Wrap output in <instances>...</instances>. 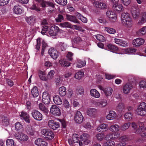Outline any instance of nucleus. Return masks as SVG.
<instances>
[{
	"label": "nucleus",
	"instance_id": "nucleus-15",
	"mask_svg": "<svg viewBox=\"0 0 146 146\" xmlns=\"http://www.w3.org/2000/svg\"><path fill=\"white\" fill-rule=\"evenodd\" d=\"M139 125V126L141 127V129L136 130L135 131V133L136 134H140L141 136L146 137V131H145L143 123H140Z\"/></svg>",
	"mask_w": 146,
	"mask_h": 146
},
{
	"label": "nucleus",
	"instance_id": "nucleus-6",
	"mask_svg": "<svg viewBox=\"0 0 146 146\" xmlns=\"http://www.w3.org/2000/svg\"><path fill=\"white\" fill-rule=\"evenodd\" d=\"M106 15L108 18L109 20L111 22L114 23L117 20V15L113 11L111 10L108 11L106 12Z\"/></svg>",
	"mask_w": 146,
	"mask_h": 146
},
{
	"label": "nucleus",
	"instance_id": "nucleus-59",
	"mask_svg": "<svg viewBox=\"0 0 146 146\" xmlns=\"http://www.w3.org/2000/svg\"><path fill=\"white\" fill-rule=\"evenodd\" d=\"M58 4L62 5H66L67 3V0H55Z\"/></svg>",
	"mask_w": 146,
	"mask_h": 146
},
{
	"label": "nucleus",
	"instance_id": "nucleus-22",
	"mask_svg": "<svg viewBox=\"0 0 146 146\" xmlns=\"http://www.w3.org/2000/svg\"><path fill=\"white\" fill-rule=\"evenodd\" d=\"M35 144L38 146H47V143L44 139L38 138L36 140L35 142Z\"/></svg>",
	"mask_w": 146,
	"mask_h": 146
},
{
	"label": "nucleus",
	"instance_id": "nucleus-26",
	"mask_svg": "<svg viewBox=\"0 0 146 146\" xmlns=\"http://www.w3.org/2000/svg\"><path fill=\"white\" fill-rule=\"evenodd\" d=\"M59 64L63 67H67L70 66L71 63L64 59H60L59 61Z\"/></svg>",
	"mask_w": 146,
	"mask_h": 146
},
{
	"label": "nucleus",
	"instance_id": "nucleus-63",
	"mask_svg": "<svg viewBox=\"0 0 146 146\" xmlns=\"http://www.w3.org/2000/svg\"><path fill=\"white\" fill-rule=\"evenodd\" d=\"M55 73L54 71L53 70H50L48 74V78L50 79L52 78Z\"/></svg>",
	"mask_w": 146,
	"mask_h": 146
},
{
	"label": "nucleus",
	"instance_id": "nucleus-21",
	"mask_svg": "<svg viewBox=\"0 0 146 146\" xmlns=\"http://www.w3.org/2000/svg\"><path fill=\"white\" fill-rule=\"evenodd\" d=\"M56 46L58 49L64 51L67 48V45L64 42H58L56 44Z\"/></svg>",
	"mask_w": 146,
	"mask_h": 146
},
{
	"label": "nucleus",
	"instance_id": "nucleus-43",
	"mask_svg": "<svg viewBox=\"0 0 146 146\" xmlns=\"http://www.w3.org/2000/svg\"><path fill=\"white\" fill-rule=\"evenodd\" d=\"M59 25L62 27L70 28H72V25L69 23L66 22L60 24Z\"/></svg>",
	"mask_w": 146,
	"mask_h": 146
},
{
	"label": "nucleus",
	"instance_id": "nucleus-64",
	"mask_svg": "<svg viewBox=\"0 0 146 146\" xmlns=\"http://www.w3.org/2000/svg\"><path fill=\"white\" fill-rule=\"evenodd\" d=\"M139 86L141 88H145L146 87V82L144 81H141L139 83Z\"/></svg>",
	"mask_w": 146,
	"mask_h": 146
},
{
	"label": "nucleus",
	"instance_id": "nucleus-41",
	"mask_svg": "<svg viewBox=\"0 0 146 146\" xmlns=\"http://www.w3.org/2000/svg\"><path fill=\"white\" fill-rule=\"evenodd\" d=\"M66 88L64 86L60 87L59 89V94L62 96H65L66 94Z\"/></svg>",
	"mask_w": 146,
	"mask_h": 146
},
{
	"label": "nucleus",
	"instance_id": "nucleus-5",
	"mask_svg": "<svg viewBox=\"0 0 146 146\" xmlns=\"http://www.w3.org/2000/svg\"><path fill=\"white\" fill-rule=\"evenodd\" d=\"M63 30L60 29L58 26L54 25L50 27L48 33L50 36H55L57 35L58 33H63Z\"/></svg>",
	"mask_w": 146,
	"mask_h": 146
},
{
	"label": "nucleus",
	"instance_id": "nucleus-58",
	"mask_svg": "<svg viewBox=\"0 0 146 146\" xmlns=\"http://www.w3.org/2000/svg\"><path fill=\"white\" fill-rule=\"evenodd\" d=\"M27 133L31 135H33L35 133V131L31 127H29L26 130Z\"/></svg>",
	"mask_w": 146,
	"mask_h": 146
},
{
	"label": "nucleus",
	"instance_id": "nucleus-7",
	"mask_svg": "<svg viewBox=\"0 0 146 146\" xmlns=\"http://www.w3.org/2000/svg\"><path fill=\"white\" fill-rule=\"evenodd\" d=\"M50 113L55 116H59L61 115V112L60 108L57 106L53 105L50 108Z\"/></svg>",
	"mask_w": 146,
	"mask_h": 146
},
{
	"label": "nucleus",
	"instance_id": "nucleus-39",
	"mask_svg": "<svg viewBox=\"0 0 146 146\" xmlns=\"http://www.w3.org/2000/svg\"><path fill=\"white\" fill-rule=\"evenodd\" d=\"M137 33L139 35L141 36L146 34V26L143 27L137 32Z\"/></svg>",
	"mask_w": 146,
	"mask_h": 146
},
{
	"label": "nucleus",
	"instance_id": "nucleus-34",
	"mask_svg": "<svg viewBox=\"0 0 146 146\" xmlns=\"http://www.w3.org/2000/svg\"><path fill=\"white\" fill-rule=\"evenodd\" d=\"M40 5L43 8H45L48 6L53 7L54 6V4L52 2L46 1L43 0L41 1L40 3Z\"/></svg>",
	"mask_w": 146,
	"mask_h": 146
},
{
	"label": "nucleus",
	"instance_id": "nucleus-24",
	"mask_svg": "<svg viewBox=\"0 0 146 146\" xmlns=\"http://www.w3.org/2000/svg\"><path fill=\"white\" fill-rule=\"evenodd\" d=\"M90 94L91 96L95 98H99L100 96L99 92L95 89H92L90 90Z\"/></svg>",
	"mask_w": 146,
	"mask_h": 146
},
{
	"label": "nucleus",
	"instance_id": "nucleus-40",
	"mask_svg": "<svg viewBox=\"0 0 146 146\" xmlns=\"http://www.w3.org/2000/svg\"><path fill=\"white\" fill-rule=\"evenodd\" d=\"M31 94L34 97H36L38 95V91L37 87L34 86L31 90Z\"/></svg>",
	"mask_w": 146,
	"mask_h": 146
},
{
	"label": "nucleus",
	"instance_id": "nucleus-42",
	"mask_svg": "<svg viewBox=\"0 0 146 146\" xmlns=\"http://www.w3.org/2000/svg\"><path fill=\"white\" fill-rule=\"evenodd\" d=\"M84 73L81 71H79L77 72L75 74L74 78L78 80H80L84 76Z\"/></svg>",
	"mask_w": 146,
	"mask_h": 146
},
{
	"label": "nucleus",
	"instance_id": "nucleus-20",
	"mask_svg": "<svg viewBox=\"0 0 146 146\" xmlns=\"http://www.w3.org/2000/svg\"><path fill=\"white\" fill-rule=\"evenodd\" d=\"M13 10L14 13L17 15H21L23 12L22 7L18 5H16L14 6Z\"/></svg>",
	"mask_w": 146,
	"mask_h": 146
},
{
	"label": "nucleus",
	"instance_id": "nucleus-30",
	"mask_svg": "<svg viewBox=\"0 0 146 146\" xmlns=\"http://www.w3.org/2000/svg\"><path fill=\"white\" fill-rule=\"evenodd\" d=\"M112 88L110 87H107L105 88L104 92L106 97H108L110 96L113 92Z\"/></svg>",
	"mask_w": 146,
	"mask_h": 146
},
{
	"label": "nucleus",
	"instance_id": "nucleus-17",
	"mask_svg": "<svg viewBox=\"0 0 146 146\" xmlns=\"http://www.w3.org/2000/svg\"><path fill=\"white\" fill-rule=\"evenodd\" d=\"M16 139L19 141H26L28 139V137L26 135L23 133H18L15 135Z\"/></svg>",
	"mask_w": 146,
	"mask_h": 146
},
{
	"label": "nucleus",
	"instance_id": "nucleus-28",
	"mask_svg": "<svg viewBox=\"0 0 146 146\" xmlns=\"http://www.w3.org/2000/svg\"><path fill=\"white\" fill-rule=\"evenodd\" d=\"M113 7L114 9L116 11L119 12H122L124 10L122 4H119L113 5Z\"/></svg>",
	"mask_w": 146,
	"mask_h": 146
},
{
	"label": "nucleus",
	"instance_id": "nucleus-8",
	"mask_svg": "<svg viewBox=\"0 0 146 146\" xmlns=\"http://www.w3.org/2000/svg\"><path fill=\"white\" fill-rule=\"evenodd\" d=\"M131 12L133 19H137L139 17L140 12L137 5L133 6L131 9Z\"/></svg>",
	"mask_w": 146,
	"mask_h": 146
},
{
	"label": "nucleus",
	"instance_id": "nucleus-23",
	"mask_svg": "<svg viewBox=\"0 0 146 146\" xmlns=\"http://www.w3.org/2000/svg\"><path fill=\"white\" fill-rule=\"evenodd\" d=\"M117 116L116 113L114 111H111L106 116V119L108 120H113L115 119Z\"/></svg>",
	"mask_w": 146,
	"mask_h": 146
},
{
	"label": "nucleus",
	"instance_id": "nucleus-49",
	"mask_svg": "<svg viewBox=\"0 0 146 146\" xmlns=\"http://www.w3.org/2000/svg\"><path fill=\"white\" fill-rule=\"evenodd\" d=\"M86 64V61L85 60L82 61L81 60L78 61L77 63V67L78 68H82Z\"/></svg>",
	"mask_w": 146,
	"mask_h": 146
},
{
	"label": "nucleus",
	"instance_id": "nucleus-16",
	"mask_svg": "<svg viewBox=\"0 0 146 146\" xmlns=\"http://www.w3.org/2000/svg\"><path fill=\"white\" fill-rule=\"evenodd\" d=\"M145 42V40L141 38H137L134 39L132 41V44L136 47H139L143 45Z\"/></svg>",
	"mask_w": 146,
	"mask_h": 146
},
{
	"label": "nucleus",
	"instance_id": "nucleus-10",
	"mask_svg": "<svg viewBox=\"0 0 146 146\" xmlns=\"http://www.w3.org/2000/svg\"><path fill=\"white\" fill-rule=\"evenodd\" d=\"M92 103L96 106L102 108L105 107L108 104L107 101L105 99L101 100L99 102L93 100Z\"/></svg>",
	"mask_w": 146,
	"mask_h": 146
},
{
	"label": "nucleus",
	"instance_id": "nucleus-38",
	"mask_svg": "<svg viewBox=\"0 0 146 146\" xmlns=\"http://www.w3.org/2000/svg\"><path fill=\"white\" fill-rule=\"evenodd\" d=\"M107 47L109 51L115 53L118 50V48L117 46L111 44L108 45Z\"/></svg>",
	"mask_w": 146,
	"mask_h": 146
},
{
	"label": "nucleus",
	"instance_id": "nucleus-47",
	"mask_svg": "<svg viewBox=\"0 0 146 146\" xmlns=\"http://www.w3.org/2000/svg\"><path fill=\"white\" fill-rule=\"evenodd\" d=\"M89 135L87 133H84L80 136L81 139L84 142H86L89 139Z\"/></svg>",
	"mask_w": 146,
	"mask_h": 146
},
{
	"label": "nucleus",
	"instance_id": "nucleus-4",
	"mask_svg": "<svg viewBox=\"0 0 146 146\" xmlns=\"http://www.w3.org/2000/svg\"><path fill=\"white\" fill-rule=\"evenodd\" d=\"M41 133L43 137L47 140L52 139L54 136L53 132L49 129H43L42 130Z\"/></svg>",
	"mask_w": 146,
	"mask_h": 146
},
{
	"label": "nucleus",
	"instance_id": "nucleus-55",
	"mask_svg": "<svg viewBox=\"0 0 146 146\" xmlns=\"http://www.w3.org/2000/svg\"><path fill=\"white\" fill-rule=\"evenodd\" d=\"M39 109L44 112L47 113L48 112V110L46 108L45 106L42 103H40L39 105Z\"/></svg>",
	"mask_w": 146,
	"mask_h": 146
},
{
	"label": "nucleus",
	"instance_id": "nucleus-53",
	"mask_svg": "<svg viewBox=\"0 0 146 146\" xmlns=\"http://www.w3.org/2000/svg\"><path fill=\"white\" fill-rule=\"evenodd\" d=\"M7 146H16V144L14 143L13 140L8 139L6 141Z\"/></svg>",
	"mask_w": 146,
	"mask_h": 146
},
{
	"label": "nucleus",
	"instance_id": "nucleus-54",
	"mask_svg": "<svg viewBox=\"0 0 146 146\" xmlns=\"http://www.w3.org/2000/svg\"><path fill=\"white\" fill-rule=\"evenodd\" d=\"M142 122H139L138 123L136 124L135 122H133L132 123V127L135 130H136L135 132L137 130L141 129V127H139V124Z\"/></svg>",
	"mask_w": 146,
	"mask_h": 146
},
{
	"label": "nucleus",
	"instance_id": "nucleus-48",
	"mask_svg": "<svg viewBox=\"0 0 146 146\" xmlns=\"http://www.w3.org/2000/svg\"><path fill=\"white\" fill-rule=\"evenodd\" d=\"M103 145V146H115V143L113 141L110 140L104 143Z\"/></svg>",
	"mask_w": 146,
	"mask_h": 146
},
{
	"label": "nucleus",
	"instance_id": "nucleus-46",
	"mask_svg": "<svg viewBox=\"0 0 146 146\" xmlns=\"http://www.w3.org/2000/svg\"><path fill=\"white\" fill-rule=\"evenodd\" d=\"M76 16L83 22L84 23H86L87 22V18L82 15L80 13H77L76 14Z\"/></svg>",
	"mask_w": 146,
	"mask_h": 146
},
{
	"label": "nucleus",
	"instance_id": "nucleus-50",
	"mask_svg": "<svg viewBox=\"0 0 146 146\" xmlns=\"http://www.w3.org/2000/svg\"><path fill=\"white\" fill-rule=\"evenodd\" d=\"M125 51L126 54H131L136 52V49L134 48H131L125 49Z\"/></svg>",
	"mask_w": 146,
	"mask_h": 146
},
{
	"label": "nucleus",
	"instance_id": "nucleus-31",
	"mask_svg": "<svg viewBox=\"0 0 146 146\" xmlns=\"http://www.w3.org/2000/svg\"><path fill=\"white\" fill-rule=\"evenodd\" d=\"M141 18L139 20L137 25H141L145 23L146 21V12H143L141 13Z\"/></svg>",
	"mask_w": 146,
	"mask_h": 146
},
{
	"label": "nucleus",
	"instance_id": "nucleus-57",
	"mask_svg": "<svg viewBox=\"0 0 146 146\" xmlns=\"http://www.w3.org/2000/svg\"><path fill=\"white\" fill-rule=\"evenodd\" d=\"M96 137L98 141H101L104 138L105 135L104 133H99L96 135Z\"/></svg>",
	"mask_w": 146,
	"mask_h": 146
},
{
	"label": "nucleus",
	"instance_id": "nucleus-11",
	"mask_svg": "<svg viewBox=\"0 0 146 146\" xmlns=\"http://www.w3.org/2000/svg\"><path fill=\"white\" fill-rule=\"evenodd\" d=\"M48 53L53 59H56L60 55L59 52L53 48H51L48 50Z\"/></svg>",
	"mask_w": 146,
	"mask_h": 146
},
{
	"label": "nucleus",
	"instance_id": "nucleus-29",
	"mask_svg": "<svg viewBox=\"0 0 146 146\" xmlns=\"http://www.w3.org/2000/svg\"><path fill=\"white\" fill-rule=\"evenodd\" d=\"M126 136H123L121 137L119 139L120 143L117 144V146H124L126 145L125 141L127 140Z\"/></svg>",
	"mask_w": 146,
	"mask_h": 146
},
{
	"label": "nucleus",
	"instance_id": "nucleus-35",
	"mask_svg": "<svg viewBox=\"0 0 146 146\" xmlns=\"http://www.w3.org/2000/svg\"><path fill=\"white\" fill-rule=\"evenodd\" d=\"M38 76L42 80L46 81L47 79V78L46 76L45 71L39 70L38 72Z\"/></svg>",
	"mask_w": 146,
	"mask_h": 146
},
{
	"label": "nucleus",
	"instance_id": "nucleus-51",
	"mask_svg": "<svg viewBox=\"0 0 146 146\" xmlns=\"http://www.w3.org/2000/svg\"><path fill=\"white\" fill-rule=\"evenodd\" d=\"M104 30L108 33L111 34H114L116 32V30L114 29L111 28L105 27Z\"/></svg>",
	"mask_w": 146,
	"mask_h": 146
},
{
	"label": "nucleus",
	"instance_id": "nucleus-52",
	"mask_svg": "<svg viewBox=\"0 0 146 146\" xmlns=\"http://www.w3.org/2000/svg\"><path fill=\"white\" fill-rule=\"evenodd\" d=\"M130 124L129 122L125 123L121 126V129L122 131H125L129 127Z\"/></svg>",
	"mask_w": 146,
	"mask_h": 146
},
{
	"label": "nucleus",
	"instance_id": "nucleus-37",
	"mask_svg": "<svg viewBox=\"0 0 146 146\" xmlns=\"http://www.w3.org/2000/svg\"><path fill=\"white\" fill-rule=\"evenodd\" d=\"M119 127L117 124H113L109 127V130L112 132H117L119 130Z\"/></svg>",
	"mask_w": 146,
	"mask_h": 146
},
{
	"label": "nucleus",
	"instance_id": "nucleus-33",
	"mask_svg": "<svg viewBox=\"0 0 146 146\" xmlns=\"http://www.w3.org/2000/svg\"><path fill=\"white\" fill-rule=\"evenodd\" d=\"M97 110L94 108H89L86 111L87 114L89 116H92L96 114Z\"/></svg>",
	"mask_w": 146,
	"mask_h": 146
},
{
	"label": "nucleus",
	"instance_id": "nucleus-2",
	"mask_svg": "<svg viewBox=\"0 0 146 146\" xmlns=\"http://www.w3.org/2000/svg\"><path fill=\"white\" fill-rule=\"evenodd\" d=\"M72 47L75 48H79V47H83L84 46V42L81 38L79 36L75 37L71 40Z\"/></svg>",
	"mask_w": 146,
	"mask_h": 146
},
{
	"label": "nucleus",
	"instance_id": "nucleus-14",
	"mask_svg": "<svg viewBox=\"0 0 146 146\" xmlns=\"http://www.w3.org/2000/svg\"><path fill=\"white\" fill-rule=\"evenodd\" d=\"M48 125L50 128L53 130H56L60 127L59 123L52 120H49L48 121Z\"/></svg>",
	"mask_w": 146,
	"mask_h": 146
},
{
	"label": "nucleus",
	"instance_id": "nucleus-56",
	"mask_svg": "<svg viewBox=\"0 0 146 146\" xmlns=\"http://www.w3.org/2000/svg\"><path fill=\"white\" fill-rule=\"evenodd\" d=\"M79 139V136L78 134H74L72 136V139L74 143H78Z\"/></svg>",
	"mask_w": 146,
	"mask_h": 146
},
{
	"label": "nucleus",
	"instance_id": "nucleus-45",
	"mask_svg": "<svg viewBox=\"0 0 146 146\" xmlns=\"http://www.w3.org/2000/svg\"><path fill=\"white\" fill-rule=\"evenodd\" d=\"M16 130L18 131H20L23 129V125L20 122H17L15 125Z\"/></svg>",
	"mask_w": 146,
	"mask_h": 146
},
{
	"label": "nucleus",
	"instance_id": "nucleus-12",
	"mask_svg": "<svg viewBox=\"0 0 146 146\" xmlns=\"http://www.w3.org/2000/svg\"><path fill=\"white\" fill-rule=\"evenodd\" d=\"M84 117L81 112L79 111H77L74 116V120L76 122L80 123L83 120Z\"/></svg>",
	"mask_w": 146,
	"mask_h": 146
},
{
	"label": "nucleus",
	"instance_id": "nucleus-3",
	"mask_svg": "<svg viewBox=\"0 0 146 146\" xmlns=\"http://www.w3.org/2000/svg\"><path fill=\"white\" fill-rule=\"evenodd\" d=\"M136 113L141 116L146 115V103L142 102L138 106L136 110Z\"/></svg>",
	"mask_w": 146,
	"mask_h": 146
},
{
	"label": "nucleus",
	"instance_id": "nucleus-1",
	"mask_svg": "<svg viewBox=\"0 0 146 146\" xmlns=\"http://www.w3.org/2000/svg\"><path fill=\"white\" fill-rule=\"evenodd\" d=\"M121 24L127 28H131L133 26V21L129 13H123L121 15Z\"/></svg>",
	"mask_w": 146,
	"mask_h": 146
},
{
	"label": "nucleus",
	"instance_id": "nucleus-19",
	"mask_svg": "<svg viewBox=\"0 0 146 146\" xmlns=\"http://www.w3.org/2000/svg\"><path fill=\"white\" fill-rule=\"evenodd\" d=\"M19 115L21 119L24 120L27 123H30L29 116L26 112L23 111L19 114Z\"/></svg>",
	"mask_w": 146,
	"mask_h": 146
},
{
	"label": "nucleus",
	"instance_id": "nucleus-32",
	"mask_svg": "<svg viewBox=\"0 0 146 146\" xmlns=\"http://www.w3.org/2000/svg\"><path fill=\"white\" fill-rule=\"evenodd\" d=\"M66 16L68 20L75 23H79L78 21L76 18L75 16L69 15H67Z\"/></svg>",
	"mask_w": 146,
	"mask_h": 146
},
{
	"label": "nucleus",
	"instance_id": "nucleus-13",
	"mask_svg": "<svg viewBox=\"0 0 146 146\" xmlns=\"http://www.w3.org/2000/svg\"><path fill=\"white\" fill-rule=\"evenodd\" d=\"M133 86L132 84L129 83H127L123 87V93L125 94H127L130 92Z\"/></svg>",
	"mask_w": 146,
	"mask_h": 146
},
{
	"label": "nucleus",
	"instance_id": "nucleus-18",
	"mask_svg": "<svg viewBox=\"0 0 146 146\" xmlns=\"http://www.w3.org/2000/svg\"><path fill=\"white\" fill-rule=\"evenodd\" d=\"M119 136V133H110L107 134L104 137V139L106 140H113L115 138L118 137Z\"/></svg>",
	"mask_w": 146,
	"mask_h": 146
},
{
	"label": "nucleus",
	"instance_id": "nucleus-27",
	"mask_svg": "<svg viewBox=\"0 0 146 146\" xmlns=\"http://www.w3.org/2000/svg\"><path fill=\"white\" fill-rule=\"evenodd\" d=\"M108 128V125L107 124L102 123L97 128V130L99 132H103L106 131Z\"/></svg>",
	"mask_w": 146,
	"mask_h": 146
},
{
	"label": "nucleus",
	"instance_id": "nucleus-61",
	"mask_svg": "<svg viewBox=\"0 0 146 146\" xmlns=\"http://www.w3.org/2000/svg\"><path fill=\"white\" fill-rule=\"evenodd\" d=\"M63 104L66 108L68 109L69 108L70 106L69 102L66 99L64 100Z\"/></svg>",
	"mask_w": 146,
	"mask_h": 146
},
{
	"label": "nucleus",
	"instance_id": "nucleus-62",
	"mask_svg": "<svg viewBox=\"0 0 146 146\" xmlns=\"http://www.w3.org/2000/svg\"><path fill=\"white\" fill-rule=\"evenodd\" d=\"M96 37L97 39L100 41H104L105 40V37L102 35L98 34L96 35Z\"/></svg>",
	"mask_w": 146,
	"mask_h": 146
},
{
	"label": "nucleus",
	"instance_id": "nucleus-9",
	"mask_svg": "<svg viewBox=\"0 0 146 146\" xmlns=\"http://www.w3.org/2000/svg\"><path fill=\"white\" fill-rule=\"evenodd\" d=\"M31 114L33 118L36 121H40L43 119L42 114L36 110H33Z\"/></svg>",
	"mask_w": 146,
	"mask_h": 146
},
{
	"label": "nucleus",
	"instance_id": "nucleus-44",
	"mask_svg": "<svg viewBox=\"0 0 146 146\" xmlns=\"http://www.w3.org/2000/svg\"><path fill=\"white\" fill-rule=\"evenodd\" d=\"M124 116L125 119L127 121H129L132 119L133 114L131 112H128L125 114Z\"/></svg>",
	"mask_w": 146,
	"mask_h": 146
},
{
	"label": "nucleus",
	"instance_id": "nucleus-60",
	"mask_svg": "<svg viewBox=\"0 0 146 146\" xmlns=\"http://www.w3.org/2000/svg\"><path fill=\"white\" fill-rule=\"evenodd\" d=\"M72 28H71V29L74 28L76 30L81 31L82 32H84V30L81 27L76 25H72Z\"/></svg>",
	"mask_w": 146,
	"mask_h": 146
},
{
	"label": "nucleus",
	"instance_id": "nucleus-25",
	"mask_svg": "<svg viewBox=\"0 0 146 146\" xmlns=\"http://www.w3.org/2000/svg\"><path fill=\"white\" fill-rule=\"evenodd\" d=\"M25 19L27 22L29 24L32 25L35 23L36 18L34 16L32 15L26 17Z\"/></svg>",
	"mask_w": 146,
	"mask_h": 146
},
{
	"label": "nucleus",
	"instance_id": "nucleus-36",
	"mask_svg": "<svg viewBox=\"0 0 146 146\" xmlns=\"http://www.w3.org/2000/svg\"><path fill=\"white\" fill-rule=\"evenodd\" d=\"M53 101L55 104L58 105H60L62 103L61 99L58 95L55 96L53 97Z\"/></svg>",
	"mask_w": 146,
	"mask_h": 146
}]
</instances>
